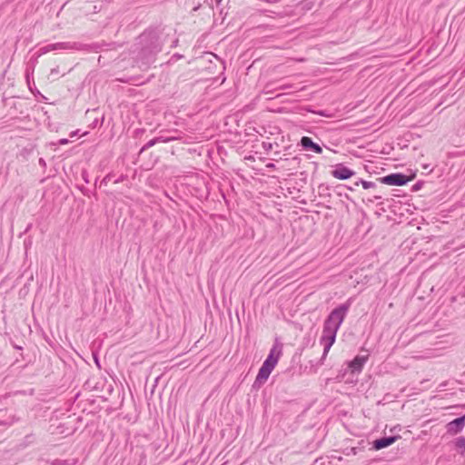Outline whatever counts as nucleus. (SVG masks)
<instances>
[{
    "label": "nucleus",
    "mask_w": 465,
    "mask_h": 465,
    "mask_svg": "<svg viewBox=\"0 0 465 465\" xmlns=\"http://www.w3.org/2000/svg\"><path fill=\"white\" fill-rule=\"evenodd\" d=\"M163 42L154 31L143 33L134 45L133 54L137 66L146 70L155 62L156 55L162 51Z\"/></svg>",
    "instance_id": "1"
},
{
    "label": "nucleus",
    "mask_w": 465,
    "mask_h": 465,
    "mask_svg": "<svg viewBox=\"0 0 465 465\" xmlns=\"http://www.w3.org/2000/svg\"><path fill=\"white\" fill-rule=\"evenodd\" d=\"M351 305V299H349L344 303L340 304L334 308L327 316L323 323V330L321 336L320 342L323 346V352L321 359V364L323 363L330 349L336 340L337 332L343 322L350 307Z\"/></svg>",
    "instance_id": "2"
},
{
    "label": "nucleus",
    "mask_w": 465,
    "mask_h": 465,
    "mask_svg": "<svg viewBox=\"0 0 465 465\" xmlns=\"http://www.w3.org/2000/svg\"><path fill=\"white\" fill-rule=\"evenodd\" d=\"M282 349L283 344L280 341L278 338H276L267 358L265 359L262 367L259 370V372L255 380L256 383H263L267 381L270 374L272 373V371H273L280 358L282 355Z\"/></svg>",
    "instance_id": "3"
},
{
    "label": "nucleus",
    "mask_w": 465,
    "mask_h": 465,
    "mask_svg": "<svg viewBox=\"0 0 465 465\" xmlns=\"http://www.w3.org/2000/svg\"><path fill=\"white\" fill-rule=\"evenodd\" d=\"M52 51L58 52H74V51H85V52H96L95 45H86L80 42H59L50 44Z\"/></svg>",
    "instance_id": "4"
},
{
    "label": "nucleus",
    "mask_w": 465,
    "mask_h": 465,
    "mask_svg": "<svg viewBox=\"0 0 465 465\" xmlns=\"http://www.w3.org/2000/svg\"><path fill=\"white\" fill-rule=\"evenodd\" d=\"M411 179L401 173H391L381 178V182L388 185H405Z\"/></svg>",
    "instance_id": "5"
},
{
    "label": "nucleus",
    "mask_w": 465,
    "mask_h": 465,
    "mask_svg": "<svg viewBox=\"0 0 465 465\" xmlns=\"http://www.w3.org/2000/svg\"><path fill=\"white\" fill-rule=\"evenodd\" d=\"M354 174V171L351 170L342 163L335 165V168L331 171V175L339 180H347Z\"/></svg>",
    "instance_id": "6"
},
{
    "label": "nucleus",
    "mask_w": 465,
    "mask_h": 465,
    "mask_svg": "<svg viewBox=\"0 0 465 465\" xmlns=\"http://www.w3.org/2000/svg\"><path fill=\"white\" fill-rule=\"evenodd\" d=\"M465 427V415L456 418L446 425L447 432L450 435H456Z\"/></svg>",
    "instance_id": "7"
},
{
    "label": "nucleus",
    "mask_w": 465,
    "mask_h": 465,
    "mask_svg": "<svg viewBox=\"0 0 465 465\" xmlns=\"http://www.w3.org/2000/svg\"><path fill=\"white\" fill-rule=\"evenodd\" d=\"M301 146L306 151H312L315 153H322V148L320 144L314 143L311 137L303 136L300 141Z\"/></svg>",
    "instance_id": "8"
},
{
    "label": "nucleus",
    "mask_w": 465,
    "mask_h": 465,
    "mask_svg": "<svg viewBox=\"0 0 465 465\" xmlns=\"http://www.w3.org/2000/svg\"><path fill=\"white\" fill-rule=\"evenodd\" d=\"M397 439V436H388L377 439L373 441L372 448L376 450L387 448L393 444Z\"/></svg>",
    "instance_id": "9"
},
{
    "label": "nucleus",
    "mask_w": 465,
    "mask_h": 465,
    "mask_svg": "<svg viewBox=\"0 0 465 465\" xmlns=\"http://www.w3.org/2000/svg\"><path fill=\"white\" fill-rule=\"evenodd\" d=\"M368 360L367 356H356L351 362L350 368L352 372H360Z\"/></svg>",
    "instance_id": "10"
},
{
    "label": "nucleus",
    "mask_w": 465,
    "mask_h": 465,
    "mask_svg": "<svg viewBox=\"0 0 465 465\" xmlns=\"http://www.w3.org/2000/svg\"><path fill=\"white\" fill-rule=\"evenodd\" d=\"M169 132H167L166 134L162 133L159 136L156 137V141H158V143H170V142L179 139L177 136L167 134Z\"/></svg>",
    "instance_id": "11"
},
{
    "label": "nucleus",
    "mask_w": 465,
    "mask_h": 465,
    "mask_svg": "<svg viewBox=\"0 0 465 465\" xmlns=\"http://www.w3.org/2000/svg\"><path fill=\"white\" fill-rule=\"evenodd\" d=\"M455 445L460 450V454L465 457V437L456 439Z\"/></svg>",
    "instance_id": "12"
},
{
    "label": "nucleus",
    "mask_w": 465,
    "mask_h": 465,
    "mask_svg": "<svg viewBox=\"0 0 465 465\" xmlns=\"http://www.w3.org/2000/svg\"><path fill=\"white\" fill-rule=\"evenodd\" d=\"M359 184H361L364 189H370V188L375 187V183L364 181L362 179H360L354 183V186H358Z\"/></svg>",
    "instance_id": "13"
},
{
    "label": "nucleus",
    "mask_w": 465,
    "mask_h": 465,
    "mask_svg": "<svg viewBox=\"0 0 465 465\" xmlns=\"http://www.w3.org/2000/svg\"><path fill=\"white\" fill-rule=\"evenodd\" d=\"M156 143H158V141H156V137L153 138V139H151L150 141H148L141 149V152H143V151H146L148 150L149 148L153 147V145H155Z\"/></svg>",
    "instance_id": "14"
},
{
    "label": "nucleus",
    "mask_w": 465,
    "mask_h": 465,
    "mask_svg": "<svg viewBox=\"0 0 465 465\" xmlns=\"http://www.w3.org/2000/svg\"><path fill=\"white\" fill-rule=\"evenodd\" d=\"M49 52H52L51 47H50V44H49V45H45V46H42V47L38 50L39 55H42V54H47V53H49Z\"/></svg>",
    "instance_id": "15"
},
{
    "label": "nucleus",
    "mask_w": 465,
    "mask_h": 465,
    "mask_svg": "<svg viewBox=\"0 0 465 465\" xmlns=\"http://www.w3.org/2000/svg\"><path fill=\"white\" fill-rule=\"evenodd\" d=\"M293 88V84H282V85H279L277 86L275 89L276 90H282V91H285V90H291Z\"/></svg>",
    "instance_id": "16"
},
{
    "label": "nucleus",
    "mask_w": 465,
    "mask_h": 465,
    "mask_svg": "<svg viewBox=\"0 0 465 465\" xmlns=\"http://www.w3.org/2000/svg\"><path fill=\"white\" fill-rule=\"evenodd\" d=\"M111 177H112V174L109 173L107 174L102 181H101V183H100V186H106L108 184V183L111 181Z\"/></svg>",
    "instance_id": "17"
},
{
    "label": "nucleus",
    "mask_w": 465,
    "mask_h": 465,
    "mask_svg": "<svg viewBox=\"0 0 465 465\" xmlns=\"http://www.w3.org/2000/svg\"><path fill=\"white\" fill-rule=\"evenodd\" d=\"M39 163H40L41 165H43V166H45V160H44L43 158H40V159H39Z\"/></svg>",
    "instance_id": "18"
},
{
    "label": "nucleus",
    "mask_w": 465,
    "mask_h": 465,
    "mask_svg": "<svg viewBox=\"0 0 465 465\" xmlns=\"http://www.w3.org/2000/svg\"><path fill=\"white\" fill-rule=\"evenodd\" d=\"M266 166L267 168H275V164L272 163H268Z\"/></svg>",
    "instance_id": "19"
},
{
    "label": "nucleus",
    "mask_w": 465,
    "mask_h": 465,
    "mask_svg": "<svg viewBox=\"0 0 465 465\" xmlns=\"http://www.w3.org/2000/svg\"><path fill=\"white\" fill-rule=\"evenodd\" d=\"M124 180V176H121L120 178H118L117 180L114 181L115 183H118L120 182H123Z\"/></svg>",
    "instance_id": "20"
},
{
    "label": "nucleus",
    "mask_w": 465,
    "mask_h": 465,
    "mask_svg": "<svg viewBox=\"0 0 465 465\" xmlns=\"http://www.w3.org/2000/svg\"><path fill=\"white\" fill-rule=\"evenodd\" d=\"M58 73V68H54L51 70V74H57Z\"/></svg>",
    "instance_id": "21"
},
{
    "label": "nucleus",
    "mask_w": 465,
    "mask_h": 465,
    "mask_svg": "<svg viewBox=\"0 0 465 465\" xmlns=\"http://www.w3.org/2000/svg\"><path fill=\"white\" fill-rule=\"evenodd\" d=\"M67 142H68L67 139H61L60 140V143L61 144H65V143H67Z\"/></svg>",
    "instance_id": "22"
},
{
    "label": "nucleus",
    "mask_w": 465,
    "mask_h": 465,
    "mask_svg": "<svg viewBox=\"0 0 465 465\" xmlns=\"http://www.w3.org/2000/svg\"><path fill=\"white\" fill-rule=\"evenodd\" d=\"M217 5H220L222 0H215Z\"/></svg>",
    "instance_id": "23"
}]
</instances>
